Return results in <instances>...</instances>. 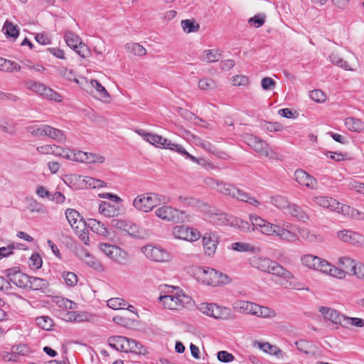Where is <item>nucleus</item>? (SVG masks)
<instances>
[{
	"label": "nucleus",
	"mask_w": 364,
	"mask_h": 364,
	"mask_svg": "<svg viewBox=\"0 0 364 364\" xmlns=\"http://www.w3.org/2000/svg\"><path fill=\"white\" fill-rule=\"evenodd\" d=\"M253 267L276 277L275 282L285 289H294V274L282 265L269 258L258 257L253 260Z\"/></svg>",
	"instance_id": "f257e3e1"
},
{
	"label": "nucleus",
	"mask_w": 364,
	"mask_h": 364,
	"mask_svg": "<svg viewBox=\"0 0 364 364\" xmlns=\"http://www.w3.org/2000/svg\"><path fill=\"white\" fill-rule=\"evenodd\" d=\"M301 264L310 269L321 272L327 275L342 279L346 277V272L329 263L326 259L311 254H305L300 257Z\"/></svg>",
	"instance_id": "f03ea898"
},
{
	"label": "nucleus",
	"mask_w": 364,
	"mask_h": 364,
	"mask_svg": "<svg viewBox=\"0 0 364 364\" xmlns=\"http://www.w3.org/2000/svg\"><path fill=\"white\" fill-rule=\"evenodd\" d=\"M135 132L141 136L146 141L156 147L167 149L176 151L186 159H190L193 162L197 164H200V161L202 160L197 159L196 157L188 153L181 145L173 143L171 141L163 137L161 135L149 133L141 129H135Z\"/></svg>",
	"instance_id": "7ed1b4c3"
},
{
	"label": "nucleus",
	"mask_w": 364,
	"mask_h": 364,
	"mask_svg": "<svg viewBox=\"0 0 364 364\" xmlns=\"http://www.w3.org/2000/svg\"><path fill=\"white\" fill-rule=\"evenodd\" d=\"M206 183L210 188L217 191L218 193L228 196L232 198L247 203L256 208L259 207L262 204L261 202L255 197L251 196L248 193L232 184L225 183L221 181H215L213 178L208 179Z\"/></svg>",
	"instance_id": "20e7f679"
},
{
	"label": "nucleus",
	"mask_w": 364,
	"mask_h": 364,
	"mask_svg": "<svg viewBox=\"0 0 364 364\" xmlns=\"http://www.w3.org/2000/svg\"><path fill=\"white\" fill-rule=\"evenodd\" d=\"M168 294L160 296L159 300L164 308L170 310H181L193 305V299L178 289H173Z\"/></svg>",
	"instance_id": "39448f33"
},
{
	"label": "nucleus",
	"mask_w": 364,
	"mask_h": 364,
	"mask_svg": "<svg viewBox=\"0 0 364 364\" xmlns=\"http://www.w3.org/2000/svg\"><path fill=\"white\" fill-rule=\"evenodd\" d=\"M195 276L201 283L213 287L227 284L230 282L228 276L209 267H197Z\"/></svg>",
	"instance_id": "423d86ee"
},
{
	"label": "nucleus",
	"mask_w": 364,
	"mask_h": 364,
	"mask_svg": "<svg viewBox=\"0 0 364 364\" xmlns=\"http://www.w3.org/2000/svg\"><path fill=\"white\" fill-rule=\"evenodd\" d=\"M206 219L215 225H230L242 230H247L250 228L248 222L233 216H228L220 210H210L206 214Z\"/></svg>",
	"instance_id": "0eeeda50"
},
{
	"label": "nucleus",
	"mask_w": 364,
	"mask_h": 364,
	"mask_svg": "<svg viewBox=\"0 0 364 364\" xmlns=\"http://www.w3.org/2000/svg\"><path fill=\"white\" fill-rule=\"evenodd\" d=\"M168 202L165 196L156 193H146L137 196L133 200V205L139 211L148 213L158 205Z\"/></svg>",
	"instance_id": "6e6552de"
},
{
	"label": "nucleus",
	"mask_w": 364,
	"mask_h": 364,
	"mask_svg": "<svg viewBox=\"0 0 364 364\" xmlns=\"http://www.w3.org/2000/svg\"><path fill=\"white\" fill-rule=\"evenodd\" d=\"M108 343L111 348L122 352L129 351L142 354L145 351L143 346L139 342L124 336H111L108 339Z\"/></svg>",
	"instance_id": "1a4fd4ad"
},
{
	"label": "nucleus",
	"mask_w": 364,
	"mask_h": 364,
	"mask_svg": "<svg viewBox=\"0 0 364 364\" xmlns=\"http://www.w3.org/2000/svg\"><path fill=\"white\" fill-rule=\"evenodd\" d=\"M63 38L70 48L73 49L80 56L85 58L89 53L88 47L82 43L80 37L70 30H65Z\"/></svg>",
	"instance_id": "9d476101"
},
{
	"label": "nucleus",
	"mask_w": 364,
	"mask_h": 364,
	"mask_svg": "<svg viewBox=\"0 0 364 364\" xmlns=\"http://www.w3.org/2000/svg\"><path fill=\"white\" fill-rule=\"evenodd\" d=\"M99 249L109 259L117 262L119 264L124 263L128 257L127 252L114 245L108 243H100Z\"/></svg>",
	"instance_id": "9b49d317"
},
{
	"label": "nucleus",
	"mask_w": 364,
	"mask_h": 364,
	"mask_svg": "<svg viewBox=\"0 0 364 364\" xmlns=\"http://www.w3.org/2000/svg\"><path fill=\"white\" fill-rule=\"evenodd\" d=\"M171 233L176 239L188 242H196L200 237L198 230L183 225L174 226Z\"/></svg>",
	"instance_id": "f8f14e48"
},
{
	"label": "nucleus",
	"mask_w": 364,
	"mask_h": 364,
	"mask_svg": "<svg viewBox=\"0 0 364 364\" xmlns=\"http://www.w3.org/2000/svg\"><path fill=\"white\" fill-rule=\"evenodd\" d=\"M156 216L167 222L178 223L182 220V215L185 213L171 205H163L156 208L154 211Z\"/></svg>",
	"instance_id": "ddd939ff"
},
{
	"label": "nucleus",
	"mask_w": 364,
	"mask_h": 364,
	"mask_svg": "<svg viewBox=\"0 0 364 364\" xmlns=\"http://www.w3.org/2000/svg\"><path fill=\"white\" fill-rule=\"evenodd\" d=\"M245 142L255 151L266 157H272L273 152L269 149L266 141L252 134H247L244 136Z\"/></svg>",
	"instance_id": "4468645a"
},
{
	"label": "nucleus",
	"mask_w": 364,
	"mask_h": 364,
	"mask_svg": "<svg viewBox=\"0 0 364 364\" xmlns=\"http://www.w3.org/2000/svg\"><path fill=\"white\" fill-rule=\"evenodd\" d=\"M142 252L149 259L157 262H166L170 259V254L161 247L146 245L142 247Z\"/></svg>",
	"instance_id": "2eb2a0df"
},
{
	"label": "nucleus",
	"mask_w": 364,
	"mask_h": 364,
	"mask_svg": "<svg viewBox=\"0 0 364 364\" xmlns=\"http://www.w3.org/2000/svg\"><path fill=\"white\" fill-rule=\"evenodd\" d=\"M336 238L343 242L357 247L364 245V236L351 230H341L336 233Z\"/></svg>",
	"instance_id": "dca6fc26"
},
{
	"label": "nucleus",
	"mask_w": 364,
	"mask_h": 364,
	"mask_svg": "<svg viewBox=\"0 0 364 364\" xmlns=\"http://www.w3.org/2000/svg\"><path fill=\"white\" fill-rule=\"evenodd\" d=\"M202 241L205 254L208 257H213L219 242L218 234L214 232H207L203 235Z\"/></svg>",
	"instance_id": "f3484780"
},
{
	"label": "nucleus",
	"mask_w": 364,
	"mask_h": 364,
	"mask_svg": "<svg viewBox=\"0 0 364 364\" xmlns=\"http://www.w3.org/2000/svg\"><path fill=\"white\" fill-rule=\"evenodd\" d=\"M7 277L9 281L19 288L28 289L30 277L15 268L8 269Z\"/></svg>",
	"instance_id": "a211bd4d"
},
{
	"label": "nucleus",
	"mask_w": 364,
	"mask_h": 364,
	"mask_svg": "<svg viewBox=\"0 0 364 364\" xmlns=\"http://www.w3.org/2000/svg\"><path fill=\"white\" fill-rule=\"evenodd\" d=\"M318 311L325 320L331 321L333 324L343 326L345 315L337 310L328 306H320Z\"/></svg>",
	"instance_id": "6ab92c4d"
},
{
	"label": "nucleus",
	"mask_w": 364,
	"mask_h": 364,
	"mask_svg": "<svg viewBox=\"0 0 364 364\" xmlns=\"http://www.w3.org/2000/svg\"><path fill=\"white\" fill-rule=\"evenodd\" d=\"M314 203L321 208H328L339 213L342 204L336 199L326 196H314L313 198Z\"/></svg>",
	"instance_id": "aec40b11"
},
{
	"label": "nucleus",
	"mask_w": 364,
	"mask_h": 364,
	"mask_svg": "<svg viewBox=\"0 0 364 364\" xmlns=\"http://www.w3.org/2000/svg\"><path fill=\"white\" fill-rule=\"evenodd\" d=\"M65 217L70 226L76 230H82L85 223L80 213L75 209L68 208L65 211Z\"/></svg>",
	"instance_id": "412c9836"
},
{
	"label": "nucleus",
	"mask_w": 364,
	"mask_h": 364,
	"mask_svg": "<svg viewBox=\"0 0 364 364\" xmlns=\"http://www.w3.org/2000/svg\"><path fill=\"white\" fill-rule=\"evenodd\" d=\"M295 181L301 186L314 189L317 185V181L312 176L302 169H298L294 173Z\"/></svg>",
	"instance_id": "4be33fe9"
},
{
	"label": "nucleus",
	"mask_w": 364,
	"mask_h": 364,
	"mask_svg": "<svg viewBox=\"0 0 364 364\" xmlns=\"http://www.w3.org/2000/svg\"><path fill=\"white\" fill-rule=\"evenodd\" d=\"M291 227V224L287 222L283 223L282 225H279L277 229L276 236L286 242H295L298 238L297 235L291 230L289 229Z\"/></svg>",
	"instance_id": "5701e85b"
},
{
	"label": "nucleus",
	"mask_w": 364,
	"mask_h": 364,
	"mask_svg": "<svg viewBox=\"0 0 364 364\" xmlns=\"http://www.w3.org/2000/svg\"><path fill=\"white\" fill-rule=\"evenodd\" d=\"M85 178L81 175L68 174L65 175L63 181L70 188L74 189L85 188Z\"/></svg>",
	"instance_id": "b1692460"
},
{
	"label": "nucleus",
	"mask_w": 364,
	"mask_h": 364,
	"mask_svg": "<svg viewBox=\"0 0 364 364\" xmlns=\"http://www.w3.org/2000/svg\"><path fill=\"white\" fill-rule=\"evenodd\" d=\"M295 346L298 350L308 356H314L318 353L317 346L306 340H299L295 342Z\"/></svg>",
	"instance_id": "393cba45"
},
{
	"label": "nucleus",
	"mask_w": 364,
	"mask_h": 364,
	"mask_svg": "<svg viewBox=\"0 0 364 364\" xmlns=\"http://www.w3.org/2000/svg\"><path fill=\"white\" fill-rule=\"evenodd\" d=\"M255 304L256 303L251 301L237 300L232 304V308L239 313L253 315Z\"/></svg>",
	"instance_id": "a878e982"
},
{
	"label": "nucleus",
	"mask_w": 364,
	"mask_h": 364,
	"mask_svg": "<svg viewBox=\"0 0 364 364\" xmlns=\"http://www.w3.org/2000/svg\"><path fill=\"white\" fill-rule=\"evenodd\" d=\"M40 96L43 97L44 98L53 100L55 102H60L63 100V97L58 92L52 90L51 88L46 86L44 84L41 83V87L37 90L36 93Z\"/></svg>",
	"instance_id": "bb28decb"
},
{
	"label": "nucleus",
	"mask_w": 364,
	"mask_h": 364,
	"mask_svg": "<svg viewBox=\"0 0 364 364\" xmlns=\"http://www.w3.org/2000/svg\"><path fill=\"white\" fill-rule=\"evenodd\" d=\"M46 136L61 144H64L66 141V137L61 130L48 124H46L45 127V136Z\"/></svg>",
	"instance_id": "cd10ccee"
},
{
	"label": "nucleus",
	"mask_w": 364,
	"mask_h": 364,
	"mask_svg": "<svg viewBox=\"0 0 364 364\" xmlns=\"http://www.w3.org/2000/svg\"><path fill=\"white\" fill-rule=\"evenodd\" d=\"M119 208L106 201H102L99 205V213L105 217H114L119 214Z\"/></svg>",
	"instance_id": "c85d7f7f"
},
{
	"label": "nucleus",
	"mask_w": 364,
	"mask_h": 364,
	"mask_svg": "<svg viewBox=\"0 0 364 364\" xmlns=\"http://www.w3.org/2000/svg\"><path fill=\"white\" fill-rule=\"evenodd\" d=\"M212 318L215 319L227 320L230 318L231 310L229 308L213 304L212 306Z\"/></svg>",
	"instance_id": "c756f323"
},
{
	"label": "nucleus",
	"mask_w": 364,
	"mask_h": 364,
	"mask_svg": "<svg viewBox=\"0 0 364 364\" xmlns=\"http://www.w3.org/2000/svg\"><path fill=\"white\" fill-rule=\"evenodd\" d=\"M78 156H80V158H78L80 161V162H82V163L102 164L105 161L104 156L99 155V154L90 153V152H85V151H81L80 153L78 154Z\"/></svg>",
	"instance_id": "7c9ffc66"
},
{
	"label": "nucleus",
	"mask_w": 364,
	"mask_h": 364,
	"mask_svg": "<svg viewBox=\"0 0 364 364\" xmlns=\"http://www.w3.org/2000/svg\"><path fill=\"white\" fill-rule=\"evenodd\" d=\"M287 211L289 215L300 221L306 222L309 220L308 214L296 204L291 203Z\"/></svg>",
	"instance_id": "2f4dec72"
},
{
	"label": "nucleus",
	"mask_w": 364,
	"mask_h": 364,
	"mask_svg": "<svg viewBox=\"0 0 364 364\" xmlns=\"http://www.w3.org/2000/svg\"><path fill=\"white\" fill-rule=\"evenodd\" d=\"M221 58V53L217 49L205 50L201 54L200 58L202 61L206 63H214L218 61Z\"/></svg>",
	"instance_id": "473e14b6"
},
{
	"label": "nucleus",
	"mask_w": 364,
	"mask_h": 364,
	"mask_svg": "<svg viewBox=\"0 0 364 364\" xmlns=\"http://www.w3.org/2000/svg\"><path fill=\"white\" fill-rule=\"evenodd\" d=\"M299 232L302 239L310 242H321L323 240L320 234L309 229H301Z\"/></svg>",
	"instance_id": "72a5a7b5"
},
{
	"label": "nucleus",
	"mask_w": 364,
	"mask_h": 364,
	"mask_svg": "<svg viewBox=\"0 0 364 364\" xmlns=\"http://www.w3.org/2000/svg\"><path fill=\"white\" fill-rule=\"evenodd\" d=\"M0 129L10 136H14L16 133V124L11 119L0 118Z\"/></svg>",
	"instance_id": "f704fd0d"
},
{
	"label": "nucleus",
	"mask_w": 364,
	"mask_h": 364,
	"mask_svg": "<svg viewBox=\"0 0 364 364\" xmlns=\"http://www.w3.org/2000/svg\"><path fill=\"white\" fill-rule=\"evenodd\" d=\"M53 302L57 306L63 309V311L74 310L77 309V304L67 298L61 296H55L53 299Z\"/></svg>",
	"instance_id": "c9c22d12"
},
{
	"label": "nucleus",
	"mask_w": 364,
	"mask_h": 364,
	"mask_svg": "<svg viewBox=\"0 0 364 364\" xmlns=\"http://www.w3.org/2000/svg\"><path fill=\"white\" fill-rule=\"evenodd\" d=\"M88 226L94 232L100 235L107 236L108 235V230L105 225L96 219H89Z\"/></svg>",
	"instance_id": "e433bc0d"
},
{
	"label": "nucleus",
	"mask_w": 364,
	"mask_h": 364,
	"mask_svg": "<svg viewBox=\"0 0 364 364\" xmlns=\"http://www.w3.org/2000/svg\"><path fill=\"white\" fill-rule=\"evenodd\" d=\"M28 283V289L34 291L41 290L43 291L48 287V281L39 277H30Z\"/></svg>",
	"instance_id": "4c0bfd02"
},
{
	"label": "nucleus",
	"mask_w": 364,
	"mask_h": 364,
	"mask_svg": "<svg viewBox=\"0 0 364 364\" xmlns=\"http://www.w3.org/2000/svg\"><path fill=\"white\" fill-rule=\"evenodd\" d=\"M339 213L358 220L364 219V213L360 212L358 210L344 204H342V206H341Z\"/></svg>",
	"instance_id": "58836bf2"
},
{
	"label": "nucleus",
	"mask_w": 364,
	"mask_h": 364,
	"mask_svg": "<svg viewBox=\"0 0 364 364\" xmlns=\"http://www.w3.org/2000/svg\"><path fill=\"white\" fill-rule=\"evenodd\" d=\"M253 315L262 318H273L276 316V312L267 306L255 304Z\"/></svg>",
	"instance_id": "ea45409f"
},
{
	"label": "nucleus",
	"mask_w": 364,
	"mask_h": 364,
	"mask_svg": "<svg viewBox=\"0 0 364 364\" xmlns=\"http://www.w3.org/2000/svg\"><path fill=\"white\" fill-rule=\"evenodd\" d=\"M2 31L7 37L14 38L15 39L19 35V29L16 25L6 20L2 28Z\"/></svg>",
	"instance_id": "a19ab883"
},
{
	"label": "nucleus",
	"mask_w": 364,
	"mask_h": 364,
	"mask_svg": "<svg viewBox=\"0 0 364 364\" xmlns=\"http://www.w3.org/2000/svg\"><path fill=\"white\" fill-rule=\"evenodd\" d=\"M345 124L346 127L352 132H360L364 127L363 122L360 119L354 117L346 118Z\"/></svg>",
	"instance_id": "79ce46f5"
},
{
	"label": "nucleus",
	"mask_w": 364,
	"mask_h": 364,
	"mask_svg": "<svg viewBox=\"0 0 364 364\" xmlns=\"http://www.w3.org/2000/svg\"><path fill=\"white\" fill-rule=\"evenodd\" d=\"M329 59L332 63L338 67L342 68L346 70H352L349 64L337 52L331 53L329 55Z\"/></svg>",
	"instance_id": "37998d69"
},
{
	"label": "nucleus",
	"mask_w": 364,
	"mask_h": 364,
	"mask_svg": "<svg viewBox=\"0 0 364 364\" xmlns=\"http://www.w3.org/2000/svg\"><path fill=\"white\" fill-rule=\"evenodd\" d=\"M37 151L42 154H54L55 156H60L61 147L55 144H46L38 146Z\"/></svg>",
	"instance_id": "c03bdc74"
},
{
	"label": "nucleus",
	"mask_w": 364,
	"mask_h": 364,
	"mask_svg": "<svg viewBox=\"0 0 364 364\" xmlns=\"http://www.w3.org/2000/svg\"><path fill=\"white\" fill-rule=\"evenodd\" d=\"M217 87V82L211 78L203 77L198 81V87L202 90L213 91Z\"/></svg>",
	"instance_id": "a18cd8bd"
},
{
	"label": "nucleus",
	"mask_w": 364,
	"mask_h": 364,
	"mask_svg": "<svg viewBox=\"0 0 364 364\" xmlns=\"http://www.w3.org/2000/svg\"><path fill=\"white\" fill-rule=\"evenodd\" d=\"M259 348L264 353L279 357L282 351L276 346L271 345L269 343H258Z\"/></svg>",
	"instance_id": "49530a36"
},
{
	"label": "nucleus",
	"mask_w": 364,
	"mask_h": 364,
	"mask_svg": "<svg viewBox=\"0 0 364 364\" xmlns=\"http://www.w3.org/2000/svg\"><path fill=\"white\" fill-rule=\"evenodd\" d=\"M80 150H74L70 149H63L61 147L60 152V156H62L68 160L80 162V156L78 154L80 153Z\"/></svg>",
	"instance_id": "de8ad7c7"
},
{
	"label": "nucleus",
	"mask_w": 364,
	"mask_h": 364,
	"mask_svg": "<svg viewBox=\"0 0 364 364\" xmlns=\"http://www.w3.org/2000/svg\"><path fill=\"white\" fill-rule=\"evenodd\" d=\"M125 48L127 51L138 56H143L146 53V49L142 46L136 43H127L125 46Z\"/></svg>",
	"instance_id": "09e8293b"
},
{
	"label": "nucleus",
	"mask_w": 364,
	"mask_h": 364,
	"mask_svg": "<svg viewBox=\"0 0 364 364\" xmlns=\"http://www.w3.org/2000/svg\"><path fill=\"white\" fill-rule=\"evenodd\" d=\"M28 209L31 213H42V214H46L48 213V210L44 205L37 202L36 200H33V199H31L28 201Z\"/></svg>",
	"instance_id": "8fccbe9b"
},
{
	"label": "nucleus",
	"mask_w": 364,
	"mask_h": 364,
	"mask_svg": "<svg viewBox=\"0 0 364 364\" xmlns=\"http://www.w3.org/2000/svg\"><path fill=\"white\" fill-rule=\"evenodd\" d=\"M349 326H355V327H363L364 326V319L357 317H349L345 316L343 326V328H348Z\"/></svg>",
	"instance_id": "3c124183"
},
{
	"label": "nucleus",
	"mask_w": 364,
	"mask_h": 364,
	"mask_svg": "<svg viewBox=\"0 0 364 364\" xmlns=\"http://www.w3.org/2000/svg\"><path fill=\"white\" fill-rule=\"evenodd\" d=\"M270 203L274 205L275 207H277L279 209H287L289 208V206L290 205L291 203H289L287 199L281 196H277L271 198Z\"/></svg>",
	"instance_id": "603ef678"
},
{
	"label": "nucleus",
	"mask_w": 364,
	"mask_h": 364,
	"mask_svg": "<svg viewBox=\"0 0 364 364\" xmlns=\"http://www.w3.org/2000/svg\"><path fill=\"white\" fill-rule=\"evenodd\" d=\"M90 84L95 89L99 98L106 99L109 97V95L104 86L97 80H92Z\"/></svg>",
	"instance_id": "864d4df0"
},
{
	"label": "nucleus",
	"mask_w": 364,
	"mask_h": 364,
	"mask_svg": "<svg viewBox=\"0 0 364 364\" xmlns=\"http://www.w3.org/2000/svg\"><path fill=\"white\" fill-rule=\"evenodd\" d=\"M232 249L237 252H255L257 248L250 243L238 242L232 244Z\"/></svg>",
	"instance_id": "5fc2aeb1"
},
{
	"label": "nucleus",
	"mask_w": 364,
	"mask_h": 364,
	"mask_svg": "<svg viewBox=\"0 0 364 364\" xmlns=\"http://www.w3.org/2000/svg\"><path fill=\"white\" fill-rule=\"evenodd\" d=\"M46 124L31 125L26 127V131L36 137L45 136Z\"/></svg>",
	"instance_id": "6e6d98bb"
},
{
	"label": "nucleus",
	"mask_w": 364,
	"mask_h": 364,
	"mask_svg": "<svg viewBox=\"0 0 364 364\" xmlns=\"http://www.w3.org/2000/svg\"><path fill=\"white\" fill-rule=\"evenodd\" d=\"M82 261L87 266L93 268L94 269L100 270L102 269V265L100 262L89 253L85 254L84 257H82Z\"/></svg>",
	"instance_id": "4d7b16f0"
},
{
	"label": "nucleus",
	"mask_w": 364,
	"mask_h": 364,
	"mask_svg": "<svg viewBox=\"0 0 364 364\" xmlns=\"http://www.w3.org/2000/svg\"><path fill=\"white\" fill-rule=\"evenodd\" d=\"M278 226L279 225L273 224L266 221V223H264V224L262 225V228H260V232L262 234L268 236L276 235Z\"/></svg>",
	"instance_id": "13d9d810"
},
{
	"label": "nucleus",
	"mask_w": 364,
	"mask_h": 364,
	"mask_svg": "<svg viewBox=\"0 0 364 364\" xmlns=\"http://www.w3.org/2000/svg\"><path fill=\"white\" fill-rule=\"evenodd\" d=\"M181 26L186 33L196 32L200 28L199 24L195 23L194 21L190 19L183 20Z\"/></svg>",
	"instance_id": "bf43d9fd"
},
{
	"label": "nucleus",
	"mask_w": 364,
	"mask_h": 364,
	"mask_svg": "<svg viewBox=\"0 0 364 364\" xmlns=\"http://www.w3.org/2000/svg\"><path fill=\"white\" fill-rule=\"evenodd\" d=\"M107 306L112 309H124L125 301L121 298H111L107 301Z\"/></svg>",
	"instance_id": "052dcab7"
},
{
	"label": "nucleus",
	"mask_w": 364,
	"mask_h": 364,
	"mask_svg": "<svg viewBox=\"0 0 364 364\" xmlns=\"http://www.w3.org/2000/svg\"><path fill=\"white\" fill-rule=\"evenodd\" d=\"M62 277L65 283L69 287H74L77 283V277L74 272H64L62 274Z\"/></svg>",
	"instance_id": "680f3d73"
},
{
	"label": "nucleus",
	"mask_w": 364,
	"mask_h": 364,
	"mask_svg": "<svg viewBox=\"0 0 364 364\" xmlns=\"http://www.w3.org/2000/svg\"><path fill=\"white\" fill-rule=\"evenodd\" d=\"M106 186V183L100 179H96L92 177L86 176L85 178V188H97L104 187Z\"/></svg>",
	"instance_id": "e2e57ef3"
},
{
	"label": "nucleus",
	"mask_w": 364,
	"mask_h": 364,
	"mask_svg": "<svg viewBox=\"0 0 364 364\" xmlns=\"http://www.w3.org/2000/svg\"><path fill=\"white\" fill-rule=\"evenodd\" d=\"M351 274L358 279L364 282V264L363 263L358 262L355 265H353Z\"/></svg>",
	"instance_id": "0e129e2a"
},
{
	"label": "nucleus",
	"mask_w": 364,
	"mask_h": 364,
	"mask_svg": "<svg viewBox=\"0 0 364 364\" xmlns=\"http://www.w3.org/2000/svg\"><path fill=\"white\" fill-rule=\"evenodd\" d=\"M36 323L40 328L44 330H50L53 325V321L51 318L48 316H39L36 318Z\"/></svg>",
	"instance_id": "69168bd1"
},
{
	"label": "nucleus",
	"mask_w": 364,
	"mask_h": 364,
	"mask_svg": "<svg viewBox=\"0 0 364 364\" xmlns=\"http://www.w3.org/2000/svg\"><path fill=\"white\" fill-rule=\"evenodd\" d=\"M265 22V15L263 14H259L255 16L250 18L248 20V23L251 26H254L255 28L262 26Z\"/></svg>",
	"instance_id": "338daca9"
},
{
	"label": "nucleus",
	"mask_w": 364,
	"mask_h": 364,
	"mask_svg": "<svg viewBox=\"0 0 364 364\" xmlns=\"http://www.w3.org/2000/svg\"><path fill=\"white\" fill-rule=\"evenodd\" d=\"M42 259L37 253L33 254L29 260V267L32 269H38L42 266Z\"/></svg>",
	"instance_id": "774afa93"
}]
</instances>
